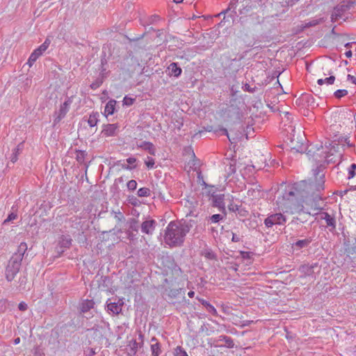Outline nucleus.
Returning a JSON list of instances; mask_svg holds the SVG:
<instances>
[{"label":"nucleus","mask_w":356,"mask_h":356,"mask_svg":"<svg viewBox=\"0 0 356 356\" xmlns=\"http://www.w3.org/2000/svg\"><path fill=\"white\" fill-rule=\"evenodd\" d=\"M50 44V40L49 39H46L45 41L36 49H35L39 54L42 55L49 47Z\"/></svg>","instance_id":"nucleus-25"},{"label":"nucleus","mask_w":356,"mask_h":356,"mask_svg":"<svg viewBox=\"0 0 356 356\" xmlns=\"http://www.w3.org/2000/svg\"><path fill=\"white\" fill-rule=\"evenodd\" d=\"M116 102L115 100L109 101L105 106L104 113L106 115H109L113 114L115 111Z\"/></svg>","instance_id":"nucleus-19"},{"label":"nucleus","mask_w":356,"mask_h":356,"mask_svg":"<svg viewBox=\"0 0 356 356\" xmlns=\"http://www.w3.org/2000/svg\"><path fill=\"white\" fill-rule=\"evenodd\" d=\"M127 237L130 241H132L134 239L135 235L133 234L132 231L127 230Z\"/></svg>","instance_id":"nucleus-46"},{"label":"nucleus","mask_w":356,"mask_h":356,"mask_svg":"<svg viewBox=\"0 0 356 356\" xmlns=\"http://www.w3.org/2000/svg\"><path fill=\"white\" fill-rule=\"evenodd\" d=\"M21 263V261H19V259L16 260V259L10 258L5 270V276L8 282L14 280L20 269Z\"/></svg>","instance_id":"nucleus-2"},{"label":"nucleus","mask_w":356,"mask_h":356,"mask_svg":"<svg viewBox=\"0 0 356 356\" xmlns=\"http://www.w3.org/2000/svg\"><path fill=\"white\" fill-rule=\"evenodd\" d=\"M243 88L245 91H248L250 92H253L254 91V88H252L248 83L245 84Z\"/></svg>","instance_id":"nucleus-43"},{"label":"nucleus","mask_w":356,"mask_h":356,"mask_svg":"<svg viewBox=\"0 0 356 356\" xmlns=\"http://www.w3.org/2000/svg\"><path fill=\"white\" fill-rule=\"evenodd\" d=\"M40 56H41V55H40V54H39V53H38V51H36L35 50H34V51L31 53V56H30V57H29V60H28V61H27V64L29 65V67H31V66L33 65V63L37 60V59H38Z\"/></svg>","instance_id":"nucleus-24"},{"label":"nucleus","mask_w":356,"mask_h":356,"mask_svg":"<svg viewBox=\"0 0 356 356\" xmlns=\"http://www.w3.org/2000/svg\"><path fill=\"white\" fill-rule=\"evenodd\" d=\"M316 24H317V22H316V21H312V22H309V26H314V25H316Z\"/></svg>","instance_id":"nucleus-61"},{"label":"nucleus","mask_w":356,"mask_h":356,"mask_svg":"<svg viewBox=\"0 0 356 356\" xmlns=\"http://www.w3.org/2000/svg\"><path fill=\"white\" fill-rule=\"evenodd\" d=\"M222 219L220 214H213L210 217V220L212 223H216Z\"/></svg>","instance_id":"nucleus-36"},{"label":"nucleus","mask_w":356,"mask_h":356,"mask_svg":"<svg viewBox=\"0 0 356 356\" xmlns=\"http://www.w3.org/2000/svg\"><path fill=\"white\" fill-rule=\"evenodd\" d=\"M168 70L169 72V74L175 77H179L182 72V70L178 66L177 63H172L170 64L168 67Z\"/></svg>","instance_id":"nucleus-11"},{"label":"nucleus","mask_w":356,"mask_h":356,"mask_svg":"<svg viewBox=\"0 0 356 356\" xmlns=\"http://www.w3.org/2000/svg\"><path fill=\"white\" fill-rule=\"evenodd\" d=\"M95 302L92 300H85L80 305V310L82 313H86L94 307Z\"/></svg>","instance_id":"nucleus-16"},{"label":"nucleus","mask_w":356,"mask_h":356,"mask_svg":"<svg viewBox=\"0 0 356 356\" xmlns=\"http://www.w3.org/2000/svg\"><path fill=\"white\" fill-rule=\"evenodd\" d=\"M98 113H92L90 115L88 120V123L90 127H93L97 125L98 122Z\"/></svg>","instance_id":"nucleus-21"},{"label":"nucleus","mask_w":356,"mask_h":356,"mask_svg":"<svg viewBox=\"0 0 356 356\" xmlns=\"http://www.w3.org/2000/svg\"><path fill=\"white\" fill-rule=\"evenodd\" d=\"M143 343V335L140 332L138 339L129 341L126 348L128 356H136L138 350L141 348Z\"/></svg>","instance_id":"nucleus-3"},{"label":"nucleus","mask_w":356,"mask_h":356,"mask_svg":"<svg viewBox=\"0 0 356 356\" xmlns=\"http://www.w3.org/2000/svg\"><path fill=\"white\" fill-rule=\"evenodd\" d=\"M197 299L200 301V302H201V304L204 307H205V308L207 309L208 312L211 313L212 315H213L215 316H218V314L216 308L212 305H211L208 301H207L202 298H200L198 297H197Z\"/></svg>","instance_id":"nucleus-13"},{"label":"nucleus","mask_w":356,"mask_h":356,"mask_svg":"<svg viewBox=\"0 0 356 356\" xmlns=\"http://www.w3.org/2000/svg\"><path fill=\"white\" fill-rule=\"evenodd\" d=\"M122 303L119 302H110L107 305L108 310L111 312L113 314H118L122 311Z\"/></svg>","instance_id":"nucleus-15"},{"label":"nucleus","mask_w":356,"mask_h":356,"mask_svg":"<svg viewBox=\"0 0 356 356\" xmlns=\"http://www.w3.org/2000/svg\"><path fill=\"white\" fill-rule=\"evenodd\" d=\"M353 44V42H348L346 44L345 47L347 48H350Z\"/></svg>","instance_id":"nucleus-59"},{"label":"nucleus","mask_w":356,"mask_h":356,"mask_svg":"<svg viewBox=\"0 0 356 356\" xmlns=\"http://www.w3.org/2000/svg\"><path fill=\"white\" fill-rule=\"evenodd\" d=\"M317 267L316 264L314 265L305 264L300 267L299 271L302 274L301 276L315 277L314 269Z\"/></svg>","instance_id":"nucleus-7"},{"label":"nucleus","mask_w":356,"mask_h":356,"mask_svg":"<svg viewBox=\"0 0 356 356\" xmlns=\"http://www.w3.org/2000/svg\"><path fill=\"white\" fill-rule=\"evenodd\" d=\"M175 356H188L186 352L181 347L177 346L175 351Z\"/></svg>","instance_id":"nucleus-33"},{"label":"nucleus","mask_w":356,"mask_h":356,"mask_svg":"<svg viewBox=\"0 0 356 356\" xmlns=\"http://www.w3.org/2000/svg\"><path fill=\"white\" fill-rule=\"evenodd\" d=\"M18 308L21 311H25L27 309V305L25 302H22L19 304Z\"/></svg>","instance_id":"nucleus-42"},{"label":"nucleus","mask_w":356,"mask_h":356,"mask_svg":"<svg viewBox=\"0 0 356 356\" xmlns=\"http://www.w3.org/2000/svg\"><path fill=\"white\" fill-rule=\"evenodd\" d=\"M70 242H71V239H67V240L65 241V245H70Z\"/></svg>","instance_id":"nucleus-62"},{"label":"nucleus","mask_w":356,"mask_h":356,"mask_svg":"<svg viewBox=\"0 0 356 356\" xmlns=\"http://www.w3.org/2000/svg\"><path fill=\"white\" fill-rule=\"evenodd\" d=\"M235 170H235V167L233 165L230 164L229 165V172L230 173H234Z\"/></svg>","instance_id":"nucleus-53"},{"label":"nucleus","mask_w":356,"mask_h":356,"mask_svg":"<svg viewBox=\"0 0 356 356\" xmlns=\"http://www.w3.org/2000/svg\"><path fill=\"white\" fill-rule=\"evenodd\" d=\"M137 187L136 181L132 179L127 182V188L130 191H134Z\"/></svg>","instance_id":"nucleus-35"},{"label":"nucleus","mask_w":356,"mask_h":356,"mask_svg":"<svg viewBox=\"0 0 356 356\" xmlns=\"http://www.w3.org/2000/svg\"><path fill=\"white\" fill-rule=\"evenodd\" d=\"M348 80L350 81L356 85V77L355 76H354L353 75H350V74H348Z\"/></svg>","instance_id":"nucleus-48"},{"label":"nucleus","mask_w":356,"mask_h":356,"mask_svg":"<svg viewBox=\"0 0 356 356\" xmlns=\"http://www.w3.org/2000/svg\"><path fill=\"white\" fill-rule=\"evenodd\" d=\"M27 248H28L27 244L25 242H22L19 245L17 252L13 254V255L11 257V258L14 259H19V261L22 262L24 254L26 252V251L27 250Z\"/></svg>","instance_id":"nucleus-10"},{"label":"nucleus","mask_w":356,"mask_h":356,"mask_svg":"<svg viewBox=\"0 0 356 356\" xmlns=\"http://www.w3.org/2000/svg\"><path fill=\"white\" fill-rule=\"evenodd\" d=\"M224 197L223 194L213 195L211 197L212 202L214 207L218 208H224Z\"/></svg>","instance_id":"nucleus-12"},{"label":"nucleus","mask_w":356,"mask_h":356,"mask_svg":"<svg viewBox=\"0 0 356 356\" xmlns=\"http://www.w3.org/2000/svg\"><path fill=\"white\" fill-rule=\"evenodd\" d=\"M119 127L117 124H108L104 126L102 133L105 136H113L116 134Z\"/></svg>","instance_id":"nucleus-9"},{"label":"nucleus","mask_w":356,"mask_h":356,"mask_svg":"<svg viewBox=\"0 0 356 356\" xmlns=\"http://www.w3.org/2000/svg\"><path fill=\"white\" fill-rule=\"evenodd\" d=\"M334 81H335V76H330L325 78V79H318L317 83L320 86L323 85V83H326L327 85H332L334 83Z\"/></svg>","instance_id":"nucleus-23"},{"label":"nucleus","mask_w":356,"mask_h":356,"mask_svg":"<svg viewBox=\"0 0 356 356\" xmlns=\"http://www.w3.org/2000/svg\"><path fill=\"white\" fill-rule=\"evenodd\" d=\"M311 238H307L303 240H299L294 243V245L298 248H302L307 247L312 242Z\"/></svg>","instance_id":"nucleus-22"},{"label":"nucleus","mask_w":356,"mask_h":356,"mask_svg":"<svg viewBox=\"0 0 356 356\" xmlns=\"http://www.w3.org/2000/svg\"><path fill=\"white\" fill-rule=\"evenodd\" d=\"M156 225V222L154 220H146L141 224V232L152 235L155 229Z\"/></svg>","instance_id":"nucleus-6"},{"label":"nucleus","mask_w":356,"mask_h":356,"mask_svg":"<svg viewBox=\"0 0 356 356\" xmlns=\"http://www.w3.org/2000/svg\"><path fill=\"white\" fill-rule=\"evenodd\" d=\"M33 355L34 356H44V353L41 348L39 347H35L33 349Z\"/></svg>","instance_id":"nucleus-38"},{"label":"nucleus","mask_w":356,"mask_h":356,"mask_svg":"<svg viewBox=\"0 0 356 356\" xmlns=\"http://www.w3.org/2000/svg\"><path fill=\"white\" fill-rule=\"evenodd\" d=\"M188 296L190 297V298H193L194 296H195V292L193 291H191L188 293Z\"/></svg>","instance_id":"nucleus-55"},{"label":"nucleus","mask_w":356,"mask_h":356,"mask_svg":"<svg viewBox=\"0 0 356 356\" xmlns=\"http://www.w3.org/2000/svg\"><path fill=\"white\" fill-rule=\"evenodd\" d=\"M324 177V175L323 174H321L320 175V181H319V183L317 185V190L318 191H321V190H323V184H324V181L323 179V178Z\"/></svg>","instance_id":"nucleus-41"},{"label":"nucleus","mask_w":356,"mask_h":356,"mask_svg":"<svg viewBox=\"0 0 356 356\" xmlns=\"http://www.w3.org/2000/svg\"><path fill=\"white\" fill-rule=\"evenodd\" d=\"M350 8L349 3L343 2L342 4L337 6L332 14V20L336 21L338 17H340L342 13Z\"/></svg>","instance_id":"nucleus-8"},{"label":"nucleus","mask_w":356,"mask_h":356,"mask_svg":"<svg viewBox=\"0 0 356 356\" xmlns=\"http://www.w3.org/2000/svg\"><path fill=\"white\" fill-rule=\"evenodd\" d=\"M296 195V192L294 191H291L288 193L285 194L284 197L287 200H290V197H293Z\"/></svg>","instance_id":"nucleus-44"},{"label":"nucleus","mask_w":356,"mask_h":356,"mask_svg":"<svg viewBox=\"0 0 356 356\" xmlns=\"http://www.w3.org/2000/svg\"><path fill=\"white\" fill-rule=\"evenodd\" d=\"M241 255L243 259H249L250 257V252H241Z\"/></svg>","instance_id":"nucleus-45"},{"label":"nucleus","mask_w":356,"mask_h":356,"mask_svg":"<svg viewBox=\"0 0 356 356\" xmlns=\"http://www.w3.org/2000/svg\"><path fill=\"white\" fill-rule=\"evenodd\" d=\"M222 132L225 135H226L229 138L228 131L226 129H223Z\"/></svg>","instance_id":"nucleus-60"},{"label":"nucleus","mask_w":356,"mask_h":356,"mask_svg":"<svg viewBox=\"0 0 356 356\" xmlns=\"http://www.w3.org/2000/svg\"><path fill=\"white\" fill-rule=\"evenodd\" d=\"M356 175V164L353 163L350 165V166L348 168V178L352 179Z\"/></svg>","instance_id":"nucleus-29"},{"label":"nucleus","mask_w":356,"mask_h":356,"mask_svg":"<svg viewBox=\"0 0 356 356\" xmlns=\"http://www.w3.org/2000/svg\"><path fill=\"white\" fill-rule=\"evenodd\" d=\"M85 152L79 151L76 152V159L79 162L82 163L84 160Z\"/></svg>","instance_id":"nucleus-39"},{"label":"nucleus","mask_w":356,"mask_h":356,"mask_svg":"<svg viewBox=\"0 0 356 356\" xmlns=\"http://www.w3.org/2000/svg\"><path fill=\"white\" fill-rule=\"evenodd\" d=\"M219 341H223L225 343V346L227 348H233L234 346L233 340L227 336H220Z\"/></svg>","instance_id":"nucleus-26"},{"label":"nucleus","mask_w":356,"mask_h":356,"mask_svg":"<svg viewBox=\"0 0 356 356\" xmlns=\"http://www.w3.org/2000/svg\"><path fill=\"white\" fill-rule=\"evenodd\" d=\"M302 208H303V206H300V208L296 209L294 211H292V213H294V212L298 213V212H300V211H301L302 210Z\"/></svg>","instance_id":"nucleus-58"},{"label":"nucleus","mask_w":356,"mask_h":356,"mask_svg":"<svg viewBox=\"0 0 356 356\" xmlns=\"http://www.w3.org/2000/svg\"><path fill=\"white\" fill-rule=\"evenodd\" d=\"M17 217V214L16 213L12 212L8 216L7 218L3 221V224H7L12 220H15Z\"/></svg>","instance_id":"nucleus-34"},{"label":"nucleus","mask_w":356,"mask_h":356,"mask_svg":"<svg viewBox=\"0 0 356 356\" xmlns=\"http://www.w3.org/2000/svg\"><path fill=\"white\" fill-rule=\"evenodd\" d=\"M27 279L25 277L19 278V288L20 289L24 290L26 289L25 284L26 283Z\"/></svg>","instance_id":"nucleus-40"},{"label":"nucleus","mask_w":356,"mask_h":356,"mask_svg":"<svg viewBox=\"0 0 356 356\" xmlns=\"http://www.w3.org/2000/svg\"><path fill=\"white\" fill-rule=\"evenodd\" d=\"M286 220V217L282 213H277L268 216L264 220V224L267 227H271L275 225H284Z\"/></svg>","instance_id":"nucleus-4"},{"label":"nucleus","mask_w":356,"mask_h":356,"mask_svg":"<svg viewBox=\"0 0 356 356\" xmlns=\"http://www.w3.org/2000/svg\"><path fill=\"white\" fill-rule=\"evenodd\" d=\"M179 290L180 289L172 290L171 291V293H172L171 296L175 297L179 293Z\"/></svg>","instance_id":"nucleus-51"},{"label":"nucleus","mask_w":356,"mask_h":356,"mask_svg":"<svg viewBox=\"0 0 356 356\" xmlns=\"http://www.w3.org/2000/svg\"><path fill=\"white\" fill-rule=\"evenodd\" d=\"M293 142H294V140L291 139V146H290L291 150H295L296 152H301L302 150V143L295 145Z\"/></svg>","instance_id":"nucleus-30"},{"label":"nucleus","mask_w":356,"mask_h":356,"mask_svg":"<svg viewBox=\"0 0 356 356\" xmlns=\"http://www.w3.org/2000/svg\"><path fill=\"white\" fill-rule=\"evenodd\" d=\"M151 350L154 356H159L161 353L160 345L157 342L156 339H152Z\"/></svg>","instance_id":"nucleus-18"},{"label":"nucleus","mask_w":356,"mask_h":356,"mask_svg":"<svg viewBox=\"0 0 356 356\" xmlns=\"http://www.w3.org/2000/svg\"><path fill=\"white\" fill-rule=\"evenodd\" d=\"M22 145L19 144L14 149L13 152L10 156V161L13 163H15L17 161V156L18 154L22 152Z\"/></svg>","instance_id":"nucleus-20"},{"label":"nucleus","mask_w":356,"mask_h":356,"mask_svg":"<svg viewBox=\"0 0 356 356\" xmlns=\"http://www.w3.org/2000/svg\"><path fill=\"white\" fill-rule=\"evenodd\" d=\"M122 168L126 170H131L135 168V166L131 167L130 165H123Z\"/></svg>","instance_id":"nucleus-56"},{"label":"nucleus","mask_w":356,"mask_h":356,"mask_svg":"<svg viewBox=\"0 0 356 356\" xmlns=\"http://www.w3.org/2000/svg\"><path fill=\"white\" fill-rule=\"evenodd\" d=\"M135 100H136L135 98L125 96L123 99V105H125L127 106H131L134 103Z\"/></svg>","instance_id":"nucleus-32"},{"label":"nucleus","mask_w":356,"mask_h":356,"mask_svg":"<svg viewBox=\"0 0 356 356\" xmlns=\"http://www.w3.org/2000/svg\"><path fill=\"white\" fill-rule=\"evenodd\" d=\"M173 1L176 3H181L183 0H173Z\"/></svg>","instance_id":"nucleus-63"},{"label":"nucleus","mask_w":356,"mask_h":356,"mask_svg":"<svg viewBox=\"0 0 356 356\" xmlns=\"http://www.w3.org/2000/svg\"><path fill=\"white\" fill-rule=\"evenodd\" d=\"M145 163L148 168H153L155 163L154 159H152V157H147Z\"/></svg>","instance_id":"nucleus-37"},{"label":"nucleus","mask_w":356,"mask_h":356,"mask_svg":"<svg viewBox=\"0 0 356 356\" xmlns=\"http://www.w3.org/2000/svg\"><path fill=\"white\" fill-rule=\"evenodd\" d=\"M321 218L325 220L327 226L332 227L333 229L336 227V221L334 217L331 216L328 213L323 212L321 213Z\"/></svg>","instance_id":"nucleus-14"},{"label":"nucleus","mask_w":356,"mask_h":356,"mask_svg":"<svg viewBox=\"0 0 356 356\" xmlns=\"http://www.w3.org/2000/svg\"><path fill=\"white\" fill-rule=\"evenodd\" d=\"M222 311L224 312H226V309H227V307H225L224 305L222 306Z\"/></svg>","instance_id":"nucleus-64"},{"label":"nucleus","mask_w":356,"mask_h":356,"mask_svg":"<svg viewBox=\"0 0 356 356\" xmlns=\"http://www.w3.org/2000/svg\"><path fill=\"white\" fill-rule=\"evenodd\" d=\"M192 225L184 221L170 222L165 232V242L171 247L180 246L184 241L185 236L190 232Z\"/></svg>","instance_id":"nucleus-1"},{"label":"nucleus","mask_w":356,"mask_h":356,"mask_svg":"<svg viewBox=\"0 0 356 356\" xmlns=\"http://www.w3.org/2000/svg\"><path fill=\"white\" fill-rule=\"evenodd\" d=\"M19 342H20V338L19 337H17V338L14 339V344L15 345H17V344L19 343Z\"/></svg>","instance_id":"nucleus-57"},{"label":"nucleus","mask_w":356,"mask_h":356,"mask_svg":"<svg viewBox=\"0 0 356 356\" xmlns=\"http://www.w3.org/2000/svg\"><path fill=\"white\" fill-rule=\"evenodd\" d=\"M127 162L130 165H134L136 162V159L134 157H129L127 159Z\"/></svg>","instance_id":"nucleus-47"},{"label":"nucleus","mask_w":356,"mask_h":356,"mask_svg":"<svg viewBox=\"0 0 356 356\" xmlns=\"http://www.w3.org/2000/svg\"><path fill=\"white\" fill-rule=\"evenodd\" d=\"M232 241L233 242H238L240 241V237L238 236H237L236 234L232 233Z\"/></svg>","instance_id":"nucleus-49"},{"label":"nucleus","mask_w":356,"mask_h":356,"mask_svg":"<svg viewBox=\"0 0 356 356\" xmlns=\"http://www.w3.org/2000/svg\"><path fill=\"white\" fill-rule=\"evenodd\" d=\"M348 94V91L344 89L337 90L334 92V95L336 98L340 99L343 97H345Z\"/></svg>","instance_id":"nucleus-31"},{"label":"nucleus","mask_w":356,"mask_h":356,"mask_svg":"<svg viewBox=\"0 0 356 356\" xmlns=\"http://www.w3.org/2000/svg\"><path fill=\"white\" fill-rule=\"evenodd\" d=\"M72 103V97H68L63 104L60 105L58 115L54 120L55 123L59 122L67 114L70 110V105Z\"/></svg>","instance_id":"nucleus-5"},{"label":"nucleus","mask_w":356,"mask_h":356,"mask_svg":"<svg viewBox=\"0 0 356 356\" xmlns=\"http://www.w3.org/2000/svg\"><path fill=\"white\" fill-rule=\"evenodd\" d=\"M6 307V301L1 300H0V310H3Z\"/></svg>","instance_id":"nucleus-50"},{"label":"nucleus","mask_w":356,"mask_h":356,"mask_svg":"<svg viewBox=\"0 0 356 356\" xmlns=\"http://www.w3.org/2000/svg\"><path fill=\"white\" fill-rule=\"evenodd\" d=\"M235 4H236V3H235V2H233V1L230 2L229 8H228L225 11H224L223 13H226V12H227L228 10H231V8H232V6H233L234 5H235Z\"/></svg>","instance_id":"nucleus-54"},{"label":"nucleus","mask_w":356,"mask_h":356,"mask_svg":"<svg viewBox=\"0 0 356 356\" xmlns=\"http://www.w3.org/2000/svg\"><path fill=\"white\" fill-rule=\"evenodd\" d=\"M137 193L139 197H148L150 195V190L146 187L140 188Z\"/></svg>","instance_id":"nucleus-27"},{"label":"nucleus","mask_w":356,"mask_h":356,"mask_svg":"<svg viewBox=\"0 0 356 356\" xmlns=\"http://www.w3.org/2000/svg\"><path fill=\"white\" fill-rule=\"evenodd\" d=\"M129 227L128 230L137 232L138 230V222L136 220L132 218L129 220Z\"/></svg>","instance_id":"nucleus-28"},{"label":"nucleus","mask_w":356,"mask_h":356,"mask_svg":"<svg viewBox=\"0 0 356 356\" xmlns=\"http://www.w3.org/2000/svg\"><path fill=\"white\" fill-rule=\"evenodd\" d=\"M138 147L143 149L144 150L147 151L150 154H155V147L154 145L150 142L144 141L142 142Z\"/></svg>","instance_id":"nucleus-17"},{"label":"nucleus","mask_w":356,"mask_h":356,"mask_svg":"<svg viewBox=\"0 0 356 356\" xmlns=\"http://www.w3.org/2000/svg\"><path fill=\"white\" fill-rule=\"evenodd\" d=\"M345 55H346V56L347 58H351V57H352V55H353L351 50H348V51H347L345 53Z\"/></svg>","instance_id":"nucleus-52"}]
</instances>
